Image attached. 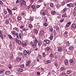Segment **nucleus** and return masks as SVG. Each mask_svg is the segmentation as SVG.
Here are the masks:
<instances>
[{
  "label": "nucleus",
  "mask_w": 76,
  "mask_h": 76,
  "mask_svg": "<svg viewBox=\"0 0 76 76\" xmlns=\"http://www.w3.org/2000/svg\"><path fill=\"white\" fill-rule=\"evenodd\" d=\"M67 7H72L73 6V3H71L69 4H67Z\"/></svg>",
  "instance_id": "f257e3e1"
},
{
  "label": "nucleus",
  "mask_w": 76,
  "mask_h": 76,
  "mask_svg": "<svg viewBox=\"0 0 76 76\" xmlns=\"http://www.w3.org/2000/svg\"><path fill=\"white\" fill-rule=\"evenodd\" d=\"M44 34V31L42 30L40 31V33L39 34V37H41V36H42L43 35V34Z\"/></svg>",
  "instance_id": "f03ea898"
},
{
  "label": "nucleus",
  "mask_w": 76,
  "mask_h": 76,
  "mask_svg": "<svg viewBox=\"0 0 76 76\" xmlns=\"http://www.w3.org/2000/svg\"><path fill=\"white\" fill-rule=\"evenodd\" d=\"M7 10H8L9 13L10 14V15H12V13L11 10L9 9V8H7Z\"/></svg>",
  "instance_id": "7ed1b4c3"
},
{
  "label": "nucleus",
  "mask_w": 76,
  "mask_h": 76,
  "mask_svg": "<svg viewBox=\"0 0 76 76\" xmlns=\"http://www.w3.org/2000/svg\"><path fill=\"white\" fill-rule=\"evenodd\" d=\"M0 37L2 39H3L4 38L3 37V34H2V33H1V30H0Z\"/></svg>",
  "instance_id": "20e7f679"
},
{
  "label": "nucleus",
  "mask_w": 76,
  "mask_h": 76,
  "mask_svg": "<svg viewBox=\"0 0 76 76\" xmlns=\"http://www.w3.org/2000/svg\"><path fill=\"white\" fill-rule=\"evenodd\" d=\"M31 61L30 60L28 61L26 63V66H29V64L31 63Z\"/></svg>",
  "instance_id": "39448f33"
},
{
  "label": "nucleus",
  "mask_w": 76,
  "mask_h": 76,
  "mask_svg": "<svg viewBox=\"0 0 76 76\" xmlns=\"http://www.w3.org/2000/svg\"><path fill=\"white\" fill-rule=\"evenodd\" d=\"M42 44V41L41 40H40L38 42V46H40Z\"/></svg>",
  "instance_id": "423d86ee"
},
{
  "label": "nucleus",
  "mask_w": 76,
  "mask_h": 76,
  "mask_svg": "<svg viewBox=\"0 0 76 76\" xmlns=\"http://www.w3.org/2000/svg\"><path fill=\"white\" fill-rule=\"evenodd\" d=\"M11 73V72L9 71H7L5 72V74L6 75H10Z\"/></svg>",
  "instance_id": "0eeeda50"
},
{
  "label": "nucleus",
  "mask_w": 76,
  "mask_h": 76,
  "mask_svg": "<svg viewBox=\"0 0 76 76\" xmlns=\"http://www.w3.org/2000/svg\"><path fill=\"white\" fill-rule=\"evenodd\" d=\"M72 26L73 28H76V25L75 24H72Z\"/></svg>",
  "instance_id": "6e6552de"
},
{
  "label": "nucleus",
  "mask_w": 76,
  "mask_h": 76,
  "mask_svg": "<svg viewBox=\"0 0 76 76\" xmlns=\"http://www.w3.org/2000/svg\"><path fill=\"white\" fill-rule=\"evenodd\" d=\"M23 1H24V0H21L20 1V4L22 6V4H23Z\"/></svg>",
  "instance_id": "1a4fd4ad"
},
{
  "label": "nucleus",
  "mask_w": 76,
  "mask_h": 76,
  "mask_svg": "<svg viewBox=\"0 0 76 76\" xmlns=\"http://www.w3.org/2000/svg\"><path fill=\"white\" fill-rule=\"evenodd\" d=\"M34 42L35 44H37L38 43V40L37 39H34Z\"/></svg>",
  "instance_id": "9d476101"
},
{
  "label": "nucleus",
  "mask_w": 76,
  "mask_h": 76,
  "mask_svg": "<svg viewBox=\"0 0 76 76\" xmlns=\"http://www.w3.org/2000/svg\"><path fill=\"white\" fill-rule=\"evenodd\" d=\"M51 62L50 60H48L46 61V64H48V63H51Z\"/></svg>",
  "instance_id": "9b49d317"
},
{
  "label": "nucleus",
  "mask_w": 76,
  "mask_h": 76,
  "mask_svg": "<svg viewBox=\"0 0 76 76\" xmlns=\"http://www.w3.org/2000/svg\"><path fill=\"white\" fill-rule=\"evenodd\" d=\"M70 44H71V43L69 41H67L66 42V45H69Z\"/></svg>",
  "instance_id": "f8f14e48"
},
{
  "label": "nucleus",
  "mask_w": 76,
  "mask_h": 76,
  "mask_svg": "<svg viewBox=\"0 0 76 76\" xmlns=\"http://www.w3.org/2000/svg\"><path fill=\"white\" fill-rule=\"evenodd\" d=\"M45 51H48L50 50V48L49 47H46L45 48Z\"/></svg>",
  "instance_id": "ddd939ff"
},
{
  "label": "nucleus",
  "mask_w": 76,
  "mask_h": 76,
  "mask_svg": "<svg viewBox=\"0 0 76 76\" xmlns=\"http://www.w3.org/2000/svg\"><path fill=\"white\" fill-rule=\"evenodd\" d=\"M22 45L25 47L26 45V42H24L22 43Z\"/></svg>",
  "instance_id": "4468645a"
},
{
  "label": "nucleus",
  "mask_w": 76,
  "mask_h": 76,
  "mask_svg": "<svg viewBox=\"0 0 76 76\" xmlns=\"http://www.w3.org/2000/svg\"><path fill=\"white\" fill-rule=\"evenodd\" d=\"M16 60L17 61L19 62L21 60V58H17L16 59Z\"/></svg>",
  "instance_id": "2eb2a0df"
},
{
  "label": "nucleus",
  "mask_w": 76,
  "mask_h": 76,
  "mask_svg": "<svg viewBox=\"0 0 76 76\" xmlns=\"http://www.w3.org/2000/svg\"><path fill=\"white\" fill-rule=\"evenodd\" d=\"M8 37H9V38H10V39H13V37H12V36H11L10 35H8Z\"/></svg>",
  "instance_id": "dca6fc26"
},
{
  "label": "nucleus",
  "mask_w": 76,
  "mask_h": 76,
  "mask_svg": "<svg viewBox=\"0 0 76 76\" xmlns=\"http://www.w3.org/2000/svg\"><path fill=\"white\" fill-rule=\"evenodd\" d=\"M64 63L65 65H66L68 63V61L67 60H65L64 61Z\"/></svg>",
  "instance_id": "f3484780"
},
{
  "label": "nucleus",
  "mask_w": 76,
  "mask_h": 76,
  "mask_svg": "<svg viewBox=\"0 0 76 76\" xmlns=\"http://www.w3.org/2000/svg\"><path fill=\"white\" fill-rule=\"evenodd\" d=\"M24 54V56H26L27 54V51L26 50H25L23 52Z\"/></svg>",
  "instance_id": "a211bd4d"
},
{
  "label": "nucleus",
  "mask_w": 76,
  "mask_h": 76,
  "mask_svg": "<svg viewBox=\"0 0 76 76\" xmlns=\"http://www.w3.org/2000/svg\"><path fill=\"white\" fill-rule=\"evenodd\" d=\"M55 12H55V11L53 10L52 11H51V13L52 15H55Z\"/></svg>",
  "instance_id": "6ab92c4d"
},
{
  "label": "nucleus",
  "mask_w": 76,
  "mask_h": 76,
  "mask_svg": "<svg viewBox=\"0 0 76 76\" xmlns=\"http://www.w3.org/2000/svg\"><path fill=\"white\" fill-rule=\"evenodd\" d=\"M67 15L66 14H64L62 15V18H64V17H66Z\"/></svg>",
  "instance_id": "aec40b11"
},
{
  "label": "nucleus",
  "mask_w": 76,
  "mask_h": 76,
  "mask_svg": "<svg viewBox=\"0 0 76 76\" xmlns=\"http://www.w3.org/2000/svg\"><path fill=\"white\" fill-rule=\"evenodd\" d=\"M55 28H56V29L57 31H59V30H60V28H59V27L57 26H56L55 27Z\"/></svg>",
  "instance_id": "412c9836"
},
{
  "label": "nucleus",
  "mask_w": 76,
  "mask_h": 76,
  "mask_svg": "<svg viewBox=\"0 0 76 76\" xmlns=\"http://www.w3.org/2000/svg\"><path fill=\"white\" fill-rule=\"evenodd\" d=\"M34 32L35 33V34H38V30L36 29V28H35L34 29Z\"/></svg>",
  "instance_id": "4be33fe9"
},
{
  "label": "nucleus",
  "mask_w": 76,
  "mask_h": 76,
  "mask_svg": "<svg viewBox=\"0 0 76 76\" xmlns=\"http://www.w3.org/2000/svg\"><path fill=\"white\" fill-rule=\"evenodd\" d=\"M50 42V41L49 40H47L46 43L47 44H48Z\"/></svg>",
  "instance_id": "5701e85b"
},
{
  "label": "nucleus",
  "mask_w": 76,
  "mask_h": 76,
  "mask_svg": "<svg viewBox=\"0 0 76 76\" xmlns=\"http://www.w3.org/2000/svg\"><path fill=\"white\" fill-rule=\"evenodd\" d=\"M19 70L18 71L19 72H23V69H18Z\"/></svg>",
  "instance_id": "b1692460"
},
{
  "label": "nucleus",
  "mask_w": 76,
  "mask_h": 76,
  "mask_svg": "<svg viewBox=\"0 0 76 76\" xmlns=\"http://www.w3.org/2000/svg\"><path fill=\"white\" fill-rule=\"evenodd\" d=\"M66 10H67V8H64L63 10V13H64V12H66Z\"/></svg>",
  "instance_id": "393cba45"
},
{
  "label": "nucleus",
  "mask_w": 76,
  "mask_h": 76,
  "mask_svg": "<svg viewBox=\"0 0 76 76\" xmlns=\"http://www.w3.org/2000/svg\"><path fill=\"white\" fill-rule=\"evenodd\" d=\"M61 50H62V48H59L58 49V51L60 52V51H61Z\"/></svg>",
  "instance_id": "a878e982"
},
{
  "label": "nucleus",
  "mask_w": 76,
  "mask_h": 76,
  "mask_svg": "<svg viewBox=\"0 0 76 76\" xmlns=\"http://www.w3.org/2000/svg\"><path fill=\"white\" fill-rule=\"evenodd\" d=\"M17 19L18 20H21V19H22V18L20 16H18Z\"/></svg>",
  "instance_id": "bb28decb"
},
{
  "label": "nucleus",
  "mask_w": 76,
  "mask_h": 76,
  "mask_svg": "<svg viewBox=\"0 0 76 76\" xmlns=\"http://www.w3.org/2000/svg\"><path fill=\"white\" fill-rule=\"evenodd\" d=\"M73 48V47L72 46H70L69 47V50H72V49Z\"/></svg>",
  "instance_id": "cd10ccee"
},
{
  "label": "nucleus",
  "mask_w": 76,
  "mask_h": 76,
  "mask_svg": "<svg viewBox=\"0 0 76 76\" xmlns=\"http://www.w3.org/2000/svg\"><path fill=\"white\" fill-rule=\"evenodd\" d=\"M38 57L40 59V60H42V56H41L40 55H39Z\"/></svg>",
  "instance_id": "c85d7f7f"
},
{
  "label": "nucleus",
  "mask_w": 76,
  "mask_h": 76,
  "mask_svg": "<svg viewBox=\"0 0 76 76\" xmlns=\"http://www.w3.org/2000/svg\"><path fill=\"white\" fill-rule=\"evenodd\" d=\"M15 35L16 37L18 38H19V37L18 36V33H15Z\"/></svg>",
  "instance_id": "c756f323"
},
{
  "label": "nucleus",
  "mask_w": 76,
  "mask_h": 76,
  "mask_svg": "<svg viewBox=\"0 0 76 76\" xmlns=\"http://www.w3.org/2000/svg\"><path fill=\"white\" fill-rule=\"evenodd\" d=\"M17 43H18V44H21V41L19 40H18L17 42Z\"/></svg>",
  "instance_id": "7c9ffc66"
},
{
  "label": "nucleus",
  "mask_w": 76,
  "mask_h": 76,
  "mask_svg": "<svg viewBox=\"0 0 76 76\" xmlns=\"http://www.w3.org/2000/svg\"><path fill=\"white\" fill-rule=\"evenodd\" d=\"M37 44H35L34 45H32V47H33L34 48H35V47H36V46H37Z\"/></svg>",
  "instance_id": "2f4dec72"
},
{
  "label": "nucleus",
  "mask_w": 76,
  "mask_h": 76,
  "mask_svg": "<svg viewBox=\"0 0 76 76\" xmlns=\"http://www.w3.org/2000/svg\"><path fill=\"white\" fill-rule=\"evenodd\" d=\"M12 34L13 35H15V34H16V31H13L12 32Z\"/></svg>",
  "instance_id": "473e14b6"
},
{
  "label": "nucleus",
  "mask_w": 76,
  "mask_h": 76,
  "mask_svg": "<svg viewBox=\"0 0 76 76\" xmlns=\"http://www.w3.org/2000/svg\"><path fill=\"white\" fill-rule=\"evenodd\" d=\"M31 53V51H28L27 52V54H28V55H30V54Z\"/></svg>",
  "instance_id": "72a5a7b5"
},
{
  "label": "nucleus",
  "mask_w": 76,
  "mask_h": 76,
  "mask_svg": "<svg viewBox=\"0 0 76 76\" xmlns=\"http://www.w3.org/2000/svg\"><path fill=\"white\" fill-rule=\"evenodd\" d=\"M67 74H70V70H68L67 72Z\"/></svg>",
  "instance_id": "f704fd0d"
},
{
  "label": "nucleus",
  "mask_w": 76,
  "mask_h": 76,
  "mask_svg": "<svg viewBox=\"0 0 76 76\" xmlns=\"http://www.w3.org/2000/svg\"><path fill=\"white\" fill-rule=\"evenodd\" d=\"M29 20L30 21H32L33 20V18L32 17H31L29 18Z\"/></svg>",
  "instance_id": "c9c22d12"
},
{
  "label": "nucleus",
  "mask_w": 76,
  "mask_h": 76,
  "mask_svg": "<svg viewBox=\"0 0 76 76\" xmlns=\"http://www.w3.org/2000/svg\"><path fill=\"white\" fill-rule=\"evenodd\" d=\"M42 55L43 57H45V53H42Z\"/></svg>",
  "instance_id": "e433bc0d"
},
{
  "label": "nucleus",
  "mask_w": 76,
  "mask_h": 76,
  "mask_svg": "<svg viewBox=\"0 0 76 76\" xmlns=\"http://www.w3.org/2000/svg\"><path fill=\"white\" fill-rule=\"evenodd\" d=\"M60 69L61 70H64V67H62Z\"/></svg>",
  "instance_id": "4c0bfd02"
},
{
  "label": "nucleus",
  "mask_w": 76,
  "mask_h": 76,
  "mask_svg": "<svg viewBox=\"0 0 76 76\" xmlns=\"http://www.w3.org/2000/svg\"><path fill=\"white\" fill-rule=\"evenodd\" d=\"M19 36L20 37V38H22V37L21 36H22V34L20 33H19Z\"/></svg>",
  "instance_id": "58836bf2"
},
{
  "label": "nucleus",
  "mask_w": 76,
  "mask_h": 76,
  "mask_svg": "<svg viewBox=\"0 0 76 76\" xmlns=\"http://www.w3.org/2000/svg\"><path fill=\"white\" fill-rule=\"evenodd\" d=\"M65 4V2L64 1H63L62 3V6H63Z\"/></svg>",
  "instance_id": "ea45409f"
},
{
  "label": "nucleus",
  "mask_w": 76,
  "mask_h": 76,
  "mask_svg": "<svg viewBox=\"0 0 76 76\" xmlns=\"http://www.w3.org/2000/svg\"><path fill=\"white\" fill-rule=\"evenodd\" d=\"M18 28L17 27H15L13 28V29L15 30H17L18 29Z\"/></svg>",
  "instance_id": "a19ab883"
},
{
  "label": "nucleus",
  "mask_w": 76,
  "mask_h": 76,
  "mask_svg": "<svg viewBox=\"0 0 76 76\" xmlns=\"http://www.w3.org/2000/svg\"><path fill=\"white\" fill-rule=\"evenodd\" d=\"M73 15L74 16H76V12L75 11V12L73 13Z\"/></svg>",
  "instance_id": "79ce46f5"
},
{
  "label": "nucleus",
  "mask_w": 76,
  "mask_h": 76,
  "mask_svg": "<svg viewBox=\"0 0 76 76\" xmlns=\"http://www.w3.org/2000/svg\"><path fill=\"white\" fill-rule=\"evenodd\" d=\"M49 31L51 32H53V29L52 28H50V29Z\"/></svg>",
  "instance_id": "37998d69"
},
{
  "label": "nucleus",
  "mask_w": 76,
  "mask_h": 76,
  "mask_svg": "<svg viewBox=\"0 0 76 76\" xmlns=\"http://www.w3.org/2000/svg\"><path fill=\"white\" fill-rule=\"evenodd\" d=\"M65 74H66L65 72H62L61 73V75H62V76H63V75H64Z\"/></svg>",
  "instance_id": "c03bdc74"
},
{
  "label": "nucleus",
  "mask_w": 76,
  "mask_h": 76,
  "mask_svg": "<svg viewBox=\"0 0 76 76\" xmlns=\"http://www.w3.org/2000/svg\"><path fill=\"white\" fill-rule=\"evenodd\" d=\"M55 66H56V67H57L58 66V64H55Z\"/></svg>",
  "instance_id": "a18cd8bd"
},
{
  "label": "nucleus",
  "mask_w": 76,
  "mask_h": 76,
  "mask_svg": "<svg viewBox=\"0 0 76 76\" xmlns=\"http://www.w3.org/2000/svg\"><path fill=\"white\" fill-rule=\"evenodd\" d=\"M73 60H72V59H70L69 61V62L70 63H72V62H73Z\"/></svg>",
  "instance_id": "49530a36"
},
{
  "label": "nucleus",
  "mask_w": 76,
  "mask_h": 76,
  "mask_svg": "<svg viewBox=\"0 0 76 76\" xmlns=\"http://www.w3.org/2000/svg\"><path fill=\"white\" fill-rule=\"evenodd\" d=\"M42 15H43V16H45V12H42Z\"/></svg>",
  "instance_id": "de8ad7c7"
},
{
  "label": "nucleus",
  "mask_w": 76,
  "mask_h": 76,
  "mask_svg": "<svg viewBox=\"0 0 76 76\" xmlns=\"http://www.w3.org/2000/svg\"><path fill=\"white\" fill-rule=\"evenodd\" d=\"M43 1V0H39L38 1V2L39 3H42V2Z\"/></svg>",
  "instance_id": "09e8293b"
},
{
  "label": "nucleus",
  "mask_w": 76,
  "mask_h": 76,
  "mask_svg": "<svg viewBox=\"0 0 76 76\" xmlns=\"http://www.w3.org/2000/svg\"><path fill=\"white\" fill-rule=\"evenodd\" d=\"M28 26L30 28H32V25L31 24H30Z\"/></svg>",
  "instance_id": "8fccbe9b"
},
{
  "label": "nucleus",
  "mask_w": 76,
  "mask_h": 76,
  "mask_svg": "<svg viewBox=\"0 0 76 76\" xmlns=\"http://www.w3.org/2000/svg\"><path fill=\"white\" fill-rule=\"evenodd\" d=\"M20 67H21V68L22 67H24V65L23 64L21 65L20 66Z\"/></svg>",
  "instance_id": "3c124183"
},
{
  "label": "nucleus",
  "mask_w": 76,
  "mask_h": 76,
  "mask_svg": "<svg viewBox=\"0 0 76 76\" xmlns=\"http://www.w3.org/2000/svg\"><path fill=\"white\" fill-rule=\"evenodd\" d=\"M10 58H13V56L12 55H10Z\"/></svg>",
  "instance_id": "603ef678"
},
{
  "label": "nucleus",
  "mask_w": 76,
  "mask_h": 76,
  "mask_svg": "<svg viewBox=\"0 0 76 76\" xmlns=\"http://www.w3.org/2000/svg\"><path fill=\"white\" fill-rule=\"evenodd\" d=\"M53 36H51L50 37V40H52V39H53Z\"/></svg>",
  "instance_id": "864d4df0"
},
{
  "label": "nucleus",
  "mask_w": 76,
  "mask_h": 76,
  "mask_svg": "<svg viewBox=\"0 0 76 76\" xmlns=\"http://www.w3.org/2000/svg\"><path fill=\"white\" fill-rule=\"evenodd\" d=\"M37 75H40V73H39V72H37Z\"/></svg>",
  "instance_id": "5fc2aeb1"
},
{
  "label": "nucleus",
  "mask_w": 76,
  "mask_h": 76,
  "mask_svg": "<svg viewBox=\"0 0 76 76\" xmlns=\"http://www.w3.org/2000/svg\"><path fill=\"white\" fill-rule=\"evenodd\" d=\"M12 9L13 10H16V9H17V8L16 7H14Z\"/></svg>",
  "instance_id": "6e6d98bb"
},
{
  "label": "nucleus",
  "mask_w": 76,
  "mask_h": 76,
  "mask_svg": "<svg viewBox=\"0 0 76 76\" xmlns=\"http://www.w3.org/2000/svg\"><path fill=\"white\" fill-rule=\"evenodd\" d=\"M44 20L45 22H47V18H44Z\"/></svg>",
  "instance_id": "4d7b16f0"
},
{
  "label": "nucleus",
  "mask_w": 76,
  "mask_h": 76,
  "mask_svg": "<svg viewBox=\"0 0 76 76\" xmlns=\"http://www.w3.org/2000/svg\"><path fill=\"white\" fill-rule=\"evenodd\" d=\"M31 7L32 8V9H35V7L34 5H32L31 6Z\"/></svg>",
  "instance_id": "13d9d810"
},
{
  "label": "nucleus",
  "mask_w": 76,
  "mask_h": 76,
  "mask_svg": "<svg viewBox=\"0 0 76 76\" xmlns=\"http://www.w3.org/2000/svg\"><path fill=\"white\" fill-rule=\"evenodd\" d=\"M46 45H47L45 43H43V46H44V47H46Z\"/></svg>",
  "instance_id": "bf43d9fd"
},
{
  "label": "nucleus",
  "mask_w": 76,
  "mask_h": 76,
  "mask_svg": "<svg viewBox=\"0 0 76 76\" xmlns=\"http://www.w3.org/2000/svg\"><path fill=\"white\" fill-rule=\"evenodd\" d=\"M53 4L52 3H51L50 4V7H53Z\"/></svg>",
  "instance_id": "052dcab7"
},
{
  "label": "nucleus",
  "mask_w": 76,
  "mask_h": 76,
  "mask_svg": "<svg viewBox=\"0 0 76 76\" xmlns=\"http://www.w3.org/2000/svg\"><path fill=\"white\" fill-rule=\"evenodd\" d=\"M18 54L19 55V56H22V53L19 52L18 53Z\"/></svg>",
  "instance_id": "680f3d73"
},
{
  "label": "nucleus",
  "mask_w": 76,
  "mask_h": 76,
  "mask_svg": "<svg viewBox=\"0 0 76 76\" xmlns=\"http://www.w3.org/2000/svg\"><path fill=\"white\" fill-rule=\"evenodd\" d=\"M51 76V72H49L48 73V76Z\"/></svg>",
  "instance_id": "e2e57ef3"
},
{
  "label": "nucleus",
  "mask_w": 76,
  "mask_h": 76,
  "mask_svg": "<svg viewBox=\"0 0 76 76\" xmlns=\"http://www.w3.org/2000/svg\"><path fill=\"white\" fill-rule=\"evenodd\" d=\"M15 41H16V42L18 40V39H17V38H15Z\"/></svg>",
  "instance_id": "0e129e2a"
},
{
  "label": "nucleus",
  "mask_w": 76,
  "mask_h": 76,
  "mask_svg": "<svg viewBox=\"0 0 76 76\" xmlns=\"http://www.w3.org/2000/svg\"><path fill=\"white\" fill-rule=\"evenodd\" d=\"M21 14L23 15H25V12H22Z\"/></svg>",
  "instance_id": "69168bd1"
},
{
  "label": "nucleus",
  "mask_w": 76,
  "mask_h": 76,
  "mask_svg": "<svg viewBox=\"0 0 76 76\" xmlns=\"http://www.w3.org/2000/svg\"><path fill=\"white\" fill-rule=\"evenodd\" d=\"M62 22H64V19H62L61 20H60V22L61 23Z\"/></svg>",
  "instance_id": "338daca9"
},
{
  "label": "nucleus",
  "mask_w": 76,
  "mask_h": 76,
  "mask_svg": "<svg viewBox=\"0 0 76 76\" xmlns=\"http://www.w3.org/2000/svg\"><path fill=\"white\" fill-rule=\"evenodd\" d=\"M9 69H11L12 68V65H10L9 66Z\"/></svg>",
  "instance_id": "774afa93"
}]
</instances>
